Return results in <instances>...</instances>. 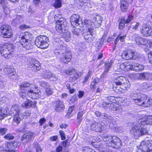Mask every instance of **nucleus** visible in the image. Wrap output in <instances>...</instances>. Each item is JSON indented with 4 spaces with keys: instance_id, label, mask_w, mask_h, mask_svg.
I'll return each mask as SVG.
<instances>
[{
    "instance_id": "1",
    "label": "nucleus",
    "mask_w": 152,
    "mask_h": 152,
    "mask_svg": "<svg viewBox=\"0 0 152 152\" xmlns=\"http://www.w3.org/2000/svg\"><path fill=\"white\" fill-rule=\"evenodd\" d=\"M20 91L19 93L20 96L23 98L25 97L26 94L33 99H38L41 92L37 86L27 82L21 84L20 86Z\"/></svg>"
},
{
    "instance_id": "2",
    "label": "nucleus",
    "mask_w": 152,
    "mask_h": 152,
    "mask_svg": "<svg viewBox=\"0 0 152 152\" xmlns=\"http://www.w3.org/2000/svg\"><path fill=\"white\" fill-rule=\"evenodd\" d=\"M130 96L132 101L138 105L145 107H149L152 105V99L148 98L145 94L132 93Z\"/></svg>"
},
{
    "instance_id": "3",
    "label": "nucleus",
    "mask_w": 152,
    "mask_h": 152,
    "mask_svg": "<svg viewBox=\"0 0 152 152\" xmlns=\"http://www.w3.org/2000/svg\"><path fill=\"white\" fill-rule=\"evenodd\" d=\"M103 140L106 142L107 146L112 148L118 149L122 145V142L118 137L105 134L102 136Z\"/></svg>"
},
{
    "instance_id": "4",
    "label": "nucleus",
    "mask_w": 152,
    "mask_h": 152,
    "mask_svg": "<svg viewBox=\"0 0 152 152\" xmlns=\"http://www.w3.org/2000/svg\"><path fill=\"white\" fill-rule=\"evenodd\" d=\"M31 33L26 31L22 33V35H20V38L21 39L20 42L18 43L19 46H22L25 49L27 50L30 49L32 48V46L30 44V39L32 37Z\"/></svg>"
},
{
    "instance_id": "5",
    "label": "nucleus",
    "mask_w": 152,
    "mask_h": 152,
    "mask_svg": "<svg viewBox=\"0 0 152 152\" xmlns=\"http://www.w3.org/2000/svg\"><path fill=\"white\" fill-rule=\"evenodd\" d=\"M142 126L140 124L135 123L130 130V134L135 137L148 134V131Z\"/></svg>"
},
{
    "instance_id": "6",
    "label": "nucleus",
    "mask_w": 152,
    "mask_h": 152,
    "mask_svg": "<svg viewBox=\"0 0 152 152\" xmlns=\"http://www.w3.org/2000/svg\"><path fill=\"white\" fill-rule=\"evenodd\" d=\"M48 42V39L47 37L45 36L40 35L37 37L35 41V44L38 47L45 49L49 46Z\"/></svg>"
},
{
    "instance_id": "7",
    "label": "nucleus",
    "mask_w": 152,
    "mask_h": 152,
    "mask_svg": "<svg viewBox=\"0 0 152 152\" xmlns=\"http://www.w3.org/2000/svg\"><path fill=\"white\" fill-rule=\"evenodd\" d=\"M13 45L11 44L6 43L0 49V53L2 56L5 58H9L11 56Z\"/></svg>"
},
{
    "instance_id": "8",
    "label": "nucleus",
    "mask_w": 152,
    "mask_h": 152,
    "mask_svg": "<svg viewBox=\"0 0 152 152\" xmlns=\"http://www.w3.org/2000/svg\"><path fill=\"white\" fill-rule=\"evenodd\" d=\"M142 152H152V140H144L141 142L139 150Z\"/></svg>"
},
{
    "instance_id": "9",
    "label": "nucleus",
    "mask_w": 152,
    "mask_h": 152,
    "mask_svg": "<svg viewBox=\"0 0 152 152\" xmlns=\"http://www.w3.org/2000/svg\"><path fill=\"white\" fill-rule=\"evenodd\" d=\"M94 27L92 26L88 28V30L84 33V38L87 42H92L96 37V32Z\"/></svg>"
},
{
    "instance_id": "10",
    "label": "nucleus",
    "mask_w": 152,
    "mask_h": 152,
    "mask_svg": "<svg viewBox=\"0 0 152 152\" xmlns=\"http://www.w3.org/2000/svg\"><path fill=\"white\" fill-rule=\"evenodd\" d=\"M1 35L5 38H9L12 35V29L8 25H4L1 27Z\"/></svg>"
},
{
    "instance_id": "11",
    "label": "nucleus",
    "mask_w": 152,
    "mask_h": 152,
    "mask_svg": "<svg viewBox=\"0 0 152 152\" xmlns=\"http://www.w3.org/2000/svg\"><path fill=\"white\" fill-rule=\"evenodd\" d=\"M70 22L73 27L79 26V27L82 28L83 26V22L80 20L79 15L77 14H74L71 16Z\"/></svg>"
},
{
    "instance_id": "12",
    "label": "nucleus",
    "mask_w": 152,
    "mask_h": 152,
    "mask_svg": "<svg viewBox=\"0 0 152 152\" xmlns=\"http://www.w3.org/2000/svg\"><path fill=\"white\" fill-rule=\"evenodd\" d=\"M66 25V23L65 20H58L56 25V29L59 33H64Z\"/></svg>"
},
{
    "instance_id": "13",
    "label": "nucleus",
    "mask_w": 152,
    "mask_h": 152,
    "mask_svg": "<svg viewBox=\"0 0 152 152\" xmlns=\"http://www.w3.org/2000/svg\"><path fill=\"white\" fill-rule=\"evenodd\" d=\"M140 32L145 36H152V26L150 27L146 24H144L142 28H140Z\"/></svg>"
},
{
    "instance_id": "14",
    "label": "nucleus",
    "mask_w": 152,
    "mask_h": 152,
    "mask_svg": "<svg viewBox=\"0 0 152 152\" xmlns=\"http://www.w3.org/2000/svg\"><path fill=\"white\" fill-rule=\"evenodd\" d=\"M137 54V53L135 51L129 50L124 51L122 54L121 56L122 58L126 60H131L133 58L135 59V56Z\"/></svg>"
},
{
    "instance_id": "15",
    "label": "nucleus",
    "mask_w": 152,
    "mask_h": 152,
    "mask_svg": "<svg viewBox=\"0 0 152 152\" xmlns=\"http://www.w3.org/2000/svg\"><path fill=\"white\" fill-rule=\"evenodd\" d=\"M90 129L92 131H95L98 132H102L104 130V126L100 123L95 122L91 125Z\"/></svg>"
},
{
    "instance_id": "16",
    "label": "nucleus",
    "mask_w": 152,
    "mask_h": 152,
    "mask_svg": "<svg viewBox=\"0 0 152 152\" xmlns=\"http://www.w3.org/2000/svg\"><path fill=\"white\" fill-rule=\"evenodd\" d=\"M35 137V134L31 132L25 133L22 137L21 140L23 142L27 143Z\"/></svg>"
},
{
    "instance_id": "17",
    "label": "nucleus",
    "mask_w": 152,
    "mask_h": 152,
    "mask_svg": "<svg viewBox=\"0 0 152 152\" xmlns=\"http://www.w3.org/2000/svg\"><path fill=\"white\" fill-rule=\"evenodd\" d=\"M71 53L70 52H67L61 53L60 60L61 61L65 64H67L71 61L72 58Z\"/></svg>"
},
{
    "instance_id": "18",
    "label": "nucleus",
    "mask_w": 152,
    "mask_h": 152,
    "mask_svg": "<svg viewBox=\"0 0 152 152\" xmlns=\"http://www.w3.org/2000/svg\"><path fill=\"white\" fill-rule=\"evenodd\" d=\"M28 65L34 71L39 70L41 68L40 64L35 59H32L30 61Z\"/></svg>"
},
{
    "instance_id": "19",
    "label": "nucleus",
    "mask_w": 152,
    "mask_h": 152,
    "mask_svg": "<svg viewBox=\"0 0 152 152\" xmlns=\"http://www.w3.org/2000/svg\"><path fill=\"white\" fill-rule=\"evenodd\" d=\"M133 16L132 15H129L128 18L125 19L124 18L121 19L119 23V29H122L124 27L125 24H127L130 22L133 19Z\"/></svg>"
},
{
    "instance_id": "20",
    "label": "nucleus",
    "mask_w": 152,
    "mask_h": 152,
    "mask_svg": "<svg viewBox=\"0 0 152 152\" xmlns=\"http://www.w3.org/2000/svg\"><path fill=\"white\" fill-rule=\"evenodd\" d=\"M125 80L126 78L125 77L122 76L118 77L115 79L113 86H122V85L123 84H124V86H125L126 84H124V81Z\"/></svg>"
},
{
    "instance_id": "21",
    "label": "nucleus",
    "mask_w": 152,
    "mask_h": 152,
    "mask_svg": "<svg viewBox=\"0 0 152 152\" xmlns=\"http://www.w3.org/2000/svg\"><path fill=\"white\" fill-rule=\"evenodd\" d=\"M103 20V18L99 15H96L95 16H94L92 20V21L94 22V25L96 27L100 26Z\"/></svg>"
},
{
    "instance_id": "22",
    "label": "nucleus",
    "mask_w": 152,
    "mask_h": 152,
    "mask_svg": "<svg viewBox=\"0 0 152 152\" xmlns=\"http://www.w3.org/2000/svg\"><path fill=\"white\" fill-rule=\"evenodd\" d=\"M133 63H130L129 62H125L122 64L120 65V68L124 71H129L130 70H132Z\"/></svg>"
},
{
    "instance_id": "23",
    "label": "nucleus",
    "mask_w": 152,
    "mask_h": 152,
    "mask_svg": "<svg viewBox=\"0 0 152 152\" xmlns=\"http://www.w3.org/2000/svg\"><path fill=\"white\" fill-rule=\"evenodd\" d=\"M113 90L114 91L117 93L120 94L123 92V90L128 89L129 88V86L122 85L117 86H113Z\"/></svg>"
},
{
    "instance_id": "24",
    "label": "nucleus",
    "mask_w": 152,
    "mask_h": 152,
    "mask_svg": "<svg viewBox=\"0 0 152 152\" xmlns=\"http://www.w3.org/2000/svg\"><path fill=\"white\" fill-rule=\"evenodd\" d=\"M36 105L34 102H33L28 99H26V101L22 104V106L23 107L28 108L30 107H34Z\"/></svg>"
},
{
    "instance_id": "25",
    "label": "nucleus",
    "mask_w": 152,
    "mask_h": 152,
    "mask_svg": "<svg viewBox=\"0 0 152 152\" xmlns=\"http://www.w3.org/2000/svg\"><path fill=\"white\" fill-rule=\"evenodd\" d=\"M4 71L6 74L9 75V77H10L13 75H15L16 74L14 69L10 68L9 67L4 68Z\"/></svg>"
},
{
    "instance_id": "26",
    "label": "nucleus",
    "mask_w": 152,
    "mask_h": 152,
    "mask_svg": "<svg viewBox=\"0 0 152 152\" xmlns=\"http://www.w3.org/2000/svg\"><path fill=\"white\" fill-rule=\"evenodd\" d=\"M64 108V106L63 102L58 101L56 102L55 110L57 112H60Z\"/></svg>"
},
{
    "instance_id": "27",
    "label": "nucleus",
    "mask_w": 152,
    "mask_h": 152,
    "mask_svg": "<svg viewBox=\"0 0 152 152\" xmlns=\"http://www.w3.org/2000/svg\"><path fill=\"white\" fill-rule=\"evenodd\" d=\"M132 70L139 72L144 69V66L142 65L137 63H133Z\"/></svg>"
},
{
    "instance_id": "28",
    "label": "nucleus",
    "mask_w": 152,
    "mask_h": 152,
    "mask_svg": "<svg viewBox=\"0 0 152 152\" xmlns=\"http://www.w3.org/2000/svg\"><path fill=\"white\" fill-rule=\"evenodd\" d=\"M136 42L139 45H145L148 43V40L142 38L140 37H136L135 39Z\"/></svg>"
},
{
    "instance_id": "29",
    "label": "nucleus",
    "mask_w": 152,
    "mask_h": 152,
    "mask_svg": "<svg viewBox=\"0 0 152 152\" xmlns=\"http://www.w3.org/2000/svg\"><path fill=\"white\" fill-rule=\"evenodd\" d=\"M148 117L146 115H144L142 118L139 120L138 123L140 124V125L142 126L145 125H148Z\"/></svg>"
},
{
    "instance_id": "30",
    "label": "nucleus",
    "mask_w": 152,
    "mask_h": 152,
    "mask_svg": "<svg viewBox=\"0 0 152 152\" xmlns=\"http://www.w3.org/2000/svg\"><path fill=\"white\" fill-rule=\"evenodd\" d=\"M104 121L107 122L108 121L109 124L107 122V125H108L109 126H110L111 124H112L111 123V121L113 120V118L112 117L108 115H104V118H103Z\"/></svg>"
},
{
    "instance_id": "31",
    "label": "nucleus",
    "mask_w": 152,
    "mask_h": 152,
    "mask_svg": "<svg viewBox=\"0 0 152 152\" xmlns=\"http://www.w3.org/2000/svg\"><path fill=\"white\" fill-rule=\"evenodd\" d=\"M22 116L21 113H15L13 121L14 122H15L17 124H18L21 120L20 117Z\"/></svg>"
},
{
    "instance_id": "32",
    "label": "nucleus",
    "mask_w": 152,
    "mask_h": 152,
    "mask_svg": "<svg viewBox=\"0 0 152 152\" xmlns=\"http://www.w3.org/2000/svg\"><path fill=\"white\" fill-rule=\"evenodd\" d=\"M128 4L126 0H121V7L122 11L124 12L127 9Z\"/></svg>"
},
{
    "instance_id": "33",
    "label": "nucleus",
    "mask_w": 152,
    "mask_h": 152,
    "mask_svg": "<svg viewBox=\"0 0 152 152\" xmlns=\"http://www.w3.org/2000/svg\"><path fill=\"white\" fill-rule=\"evenodd\" d=\"M112 110L115 112L120 113V114H121V113L122 111V107L121 106L118 105L114 106L112 108Z\"/></svg>"
},
{
    "instance_id": "34",
    "label": "nucleus",
    "mask_w": 152,
    "mask_h": 152,
    "mask_svg": "<svg viewBox=\"0 0 152 152\" xmlns=\"http://www.w3.org/2000/svg\"><path fill=\"white\" fill-rule=\"evenodd\" d=\"M53 74L50 72L46 71L45 73H44L42 75V77L44 78H48L51 80L52 77H53Z\"/></svg>"
},
{
    "instance_id": "35",
    "label": "nucleus",
    "mask_w": 152,
    "mask_h": 152,
    "mask_svg": "<svg viewBox=\"0 0 152 152\" xmlns=\"http://www.w3.org/2000/svg\"><path fill=\"white\" fill-rule=\"evenodd\" d=\"M11 110L12 111L14 110L15 112V113H21L20 107H19L18 106L17 104L13 105L11 107Z\"/></svg>"
},
{
    "instance_id": "36",
    "label": "nucleus",
    "mask_w": 152,
    "mask_h": 152,
    "mask_svg": "<svg viewBox=\"0 0 152 152\" xmlns=\"http://www.w3.org/2000/svg\"><path fill=\"white\" fill-rule=\"evenodd\" d=\"M99 81V79L98 78H95L93 81L91 83L90 85V88L92 90L94 89L96 85Z\"/></svg>"
},
{
    "instance_id": "37",
    "label": "nucleus",
    "mask_w": 152,
    "mask_h": 152,
    "mask_svg": "<svg viewBox=\"0 0 152 152\" xmlns=\"http://www.w3.org/2000/svg\"><path fill=\"white\" fill-rule=\"evenodd\" d=\"M20 144L21 143L19 142H12L8 145L12 147V148H14L19 147L20 145Z\"/></svg>"
},
{
    "instance_id": "38",
    "label": "nucleus",
    "mask_w": 152,
    "mask_h": 152,
    "mask_svg": "<svg viewBox=\"0 0 152 152\" xmlns=\"http://www.w3.org/2000/svg\"><path fill=\"white\" fill-rule=\"evenodd\" d=\"M140 24V23H139L134 22L132 23L131 27L132 30H137L138 27Z\"/></svg>"
},
{
    "instance_id": "39",
    "label": "nucleus",
    "mask_w": 152,
    "mask_h": 152,
    "mask_svg": "<svg viewBox=\"0 0 152 152\" xmlns=\"http://www.w3.org/2000/svg\"><path fill=\"white\" fill-rule=\"evenodd\" d=\"M85 113L84 111H83L79 112L77 115V120H78V122H80L82 121L83 119L82 118V116Z\"/></svg>"
},
{
    "instance_id": "40",
    "label": "nucleus",
    "mask_w": 152,
    "mask_h": 152,
    "mask_svg": "<svg viewBox=\"0 0 152 152\" xmlns=\"http://www.w3.org/2000/svg\"><path fill=\"white\" fill-rule=\"evenodd\" d=\"M73 27L72 30V33L76 35H78L81 32V29L80 28Z\"/></svg>"
},
{
    "instance_id": "41",
    "label": "nucleus",
    "mask_w": 152,
    "mask_h": 152,
    "mask_svg": "<svg viewBox=\"0 0 152 152\" xmlns=\"http://www.w3.org/2000/svg\"><path fill=\"white\" fill-rule=\"evenodd\" d=\"M113 63V62L112 61H110V62H106L105 63V67L106 68L105 69L104 72H107L108 71L109 69L111 67Z\"/></svg>"
},
{
    "instance_id": "42",
    "label": "nucleus",
    "mask_w": 152,
    "mask_h": 152,
    "mask_svg": "<svg viewBox=\"0 0 152 152\" xmlns=\"http://www.w3.org/2000/svg\"><path fill=\"white\" fill-rule=\"evenodd\" d=\"M1 113L0 114V119H2L6 117L7 113V111L5 109L1 108Z\"/></svg>"
},
{
    "instance_id": "43",
    "label": "nucleus",
    "mask_w": 152,
    "mask_h": 152,
    "mask_svg": "<svg viewBox=\"0 0 152 152\" xmlns=\"http://www.w3.org/2000/svg\"><path fill=\"white\" fill-rule=\"evenodd\" d=\"M99 146V150L100 152H113L112 151L110 150L109 149L103 148L102 144L100 145Z\"/></svg>"
},
{
    "instance_id": "44",
    "label": "nucleus",
    "mask_w": 152,
    "mask_h": 152,
    "mask_svg": "<svg viewBox=\"0 0 152 152\" xmlns=\"http://www.w3.org/2000/svg\"><path fill=\"white\" fill-rule=\"evenodd\" d=\"M54 6L55 8H59L61 6V1L62 0H54Z\"/></svg>"
},
{
    "instance_id": "45",
    "label": "nucleus",
    "mask_w": 152,
    "mask_h": 152,
    "mask_svg": "<svg viewBox=\"0 0 152 152\" xmlns=\"http://www.w3.org/2000/svg\"><path fill=\"white\" fill-rule=\"evenodd\" d=\"M4 138L6 140H10L13 139L14 138V137L12 134L8 133L4 136Z\"/></svg>"
},
{
    "instance_id": "46",
    "label": "nucleus",
    "mask_w": 152,
    "mask_h": 152,
    "mask_svg": "<svg viewBox=\"0 0 152 152\" xmlns=\"http://www.w3.org/2000/svg\"><path fill=\"white\" fill-rule=\"evenodd\" d=\"M39 83L41 86L44 87H47L50 86L49 84L48 83L42 80L39 81Z\"/></svg>"
},
{
    "instance_id": "47",
    "label": "nucleus",
    "mask_w": 152,
    "mask_h": 152,
    "mask_svg": "<svg viewBox=\"0 0 152 152\" xmlns=\"http://www.w3.org/2000/svg\"><path fill=\"white\" fill-rule=\"evenodd\" d=\"M150 87L149 84L144 83L141 84V89H147Z\"/></svg>"
},
{
    "instance_id": "48",
    "label": "nucleus",
    "mask_w": 152,
    "mask_h": 152,
    "mask_svg": "<svg viewBox=\"0 0 152 152\" xmlns=\"http://www.w3.org/2000/svg\"><path fill=\"white\" fill-rule=\"evenodd\" d=\"M49 87L47 88L45 91V92L47 95L48 96H50L52 95L53 91L52 88L50 87V86Z\"/></svg>"
},
{
    "instance_id": "49",
    "label": "nucleus",
    "mask_w": 152,
    "mask_h": 152,
    "mask_svg": "<svg viewBox=\"0 0 152 152\" xmlns=\"http://www.w3.org/2000/svg\"><path fill=\"white\" fill-rule=\"evenodd\" d=\"M83 152H94V150L88 147H85L83 148Z\"/></svg>"
},
{
    "instance_id": "50",
    "label": "nucleus",
    "mask_w": 152,
    "mask_h": 152,
    "mask_svg": "<svg viewBox=\"0 0 152 152\" xmlns=\"http://www.w3.org/2000/svg\"><path fill=\"white\" fill-rule=\"evenodd\" d=\"M34 147L35 148L37 152H41L42 151L41 148L37 143H35L34 144Z\"/></svg>"
},
{
    "instance_id": "51",
    "label": "nucleus",
    "mask_w": 152,
    "mask_h": 152,
    "mask_svg": "<svg viewBox=\"0 0 152 152\" xmlns=\"http://www.w3.org/2000/svg\"><path fill=\"white\" fill-rule=\"evenodd\" d=\"M84 23L85 25H86L87 26H91L94 25V22L93 21V22H92L91 21L87 20H85L84 21Z\"/></svg>"
},
{
    "instance_id": "52",
    "label": "nucleus",
    "mask_w": 152,
    "mask_h": 152,
    "mask_svg": "<svg viewBox=\"0 0 152 152\" xmlns=\"http://www.w3.org/2000/svg\"><path fill=\"white\" fill-rule=\"evenodd\" d=\"M59 49L60 50H61L60 52H59V53H63L66 52H69L68 51H67L66 50V48L65 46H64L63 45H61Z\"/></svg>"
},
{
    "instance_id": "53",
    "label": "nucleus",
    "mask_w": 152,
    "mask_h": 152,
    "mask_svg": "<svg viewBox=\"0 0 152 152\" xmlns=\"http://www.w3.org/2000/svg\"><path fill=\"white\" fill-rule=\"evenodd\" d=\"M145 79L151 80H152V74L149 73H146Z\"/></svg>"
},
{
    "instance_id": "54",
    "label": "nucleus",
    "mask_w": 152,
    "mask_h": 152,
    "mask_svg": "<svg viewBox=\"0 0 152 152\" xmlns=\"http://www.w3.org/2000/svg\"><path fill=\"white\" fill-rule=\"evenodd\" d=\"M8 129L6 128H0V134L2 135L5 134L7 132Z\"/></svg>"
},
{
    "instance_id": "55",
    "label": "nucleus",
    "mask_w": 152,
    "mask_h": 152,
    "mask_svg": "<svg viewBox=\"0 0 152 152\" xmlns=\"http://www.w3.org/2000/svg\"><path fill=\"white\" fill-rule=\"evenodd\" d=\"M126 36V35H124L121 36H120V35H118L117 37V39L120 40L121 42H124L125 40Z\"/></svg>"
},
{
    "instance_id": "56",
    "label": "nucleus",
    "mask_w": 152,
    "mask_h": 152,
    "mask_svg": "<svg viewBox=\"0 0 152 152\" xmlns=\"http://www.w3.org/2000/svg\"><path fill=\"white\" fill-rule=\"evenodd\" d=\"M111 104L110 103H107L105 102H103L101 105L102 107H104L105 108H107V107H109L110 105Z\"/></svg>"
},
{
    "instance_id": "57",
    "label": "nucleus",
    "mask_w": 152,
    "mask_h": 152,
    "mask_svg": "<svg viewBox=\"0 0 152 152\" xmlns=\"http://www.w3.org/2000/svg\"><path fill=\"white\" fill-rule=\"evenodd\" d=\"M148 57L149 62L152 64V52L150 51L148 53Z\"/></svg>"
},
{
    "instance_id": "58",
    "label": "nucleus",
    "mask_w": 152,
    "mask_h": 152,
    "mask_svg": "<svg viewBox=\"0 0 152 152\" xmlns=\"http://www.w3.org/2000/svg\"><path fill=\"white\" fill-rule=\"evenodd\" d=\"M61 136V139L62 140H64L65 139L66 137L65 135L64 132L61 130H60L59 132Z\"/></svg>"
},
{
    "instance_id": "59",
    "label": "nucleus",
    "mask_w": 152,
    "mask_h": 152,
    "mask_svg": "<svg viewBox=\"0 0 152 152\" xmlns=\"http://www.w3.org/2000/svg\"><path fill=\"white\" fill-rule=\"evenodd\" d=\"M146 72L141 73L139 75L138 77L140 79L144 80L145 79Z\"/></svg>"
},
{
    "instance_id": "60",
    "label": "nucleus",
    "mask_w": 152,
    "mask_h": 152,
    "mask_svg": "<svg viewBox=\"0 0 152 152\" xmlns=\"http://www.w3.org/2000/svg\"><path fill=\"white\" fill-rule=\"evenodd\" d=\"M46 120L45 118H41L39 121V123L40 125L42 126L45 122Z\"/></svg>"
},
{
    "instance_id": "61",
    "label": "nucleus",
    "mask_w": 152,
    "mask_h": 152,
    "mask_svg": "<svg viewBox=\"0 0 152 152\" xmlns=\"http://www.w3.org/2000/svg\"><path fill=\"white\" fill-rule=\"evenodd\" d=\"M77 97L76 95L72 97L70 99V101L72 102H75L77 100Z\"/></svg>"
},
{
    "instance_id": "62",
    "label": "nucleus",
    "mask_w": 152,
    "mask_h": 152,
    "mask_svg": "<svg viewBox=\"0 0 152 152\" xmlns=\"http://www.w3.org/2000/svg\"><path fill=\"white\" fill-rule=\"evenodd\" d=\"M61 14L59 15L58 14H56L54 17V18L56 20H57L58 19H59V20H63V19H64L63 18H61Z\"/></svg>"
},
{
    "instance_id": "63",
    "label": "nucleus",
    "mask_w": 152,
    "mask_h": 152,
    "mask_svg": "<svg viewBox=\"0 0 152 152\" xmlns=\"http://www.w3.org/2000/svg\"><path fill=\"white\" fill-rule=\"evenodd\" d=\"M115 131L117 132H122V128L121 127L117 126L115 128Z\"/></svg>"
},
{
    "instance_id": "64",
    "label": "nucleus",
    "mask_w": 152,
    "mask_h": 152,
    "mask_svg": "<svg viewBox=\"0 0 152 152\" xmlns=\"http://www.w3.org/2000/svg\"><path fill=\"white\" fill-rule=\"evenodd\" d=\"M148 123L149 125H152V116H148Z\"/></svg>"
}]
</instances>
